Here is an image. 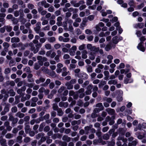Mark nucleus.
<instances>
[{
  "label": "nucleus",
  "instance_id": "nucleus-24",
  "mask_svg": "<svg viewBox=\"0 0 146 146\" xmlns=\"http://www.w3.org/2000/svg\"><path fill=\"white\" fill-rule=\"evenodd\" d=\"M37 59L38 60H42L43 62L47 60V59L45 57H42V56H37Z\"/></svg>",
  "mask_w": 146,
  "mask_h": 146
},
{
  "label": "nucleus",
  "instance_id": "nucleus-48",
  "mask_svg": "<svg viewBox=\"0 0 146 146\" xmlns=\"http://www.w3.org/2000/svg\"><path fill=\"white\" fill-rule=\"evenodd\" d=\"M115 144V142L114 141L112 140L110 142H109L108 143V146H113Z\"/></svg>",
  "mask_w": 146,
  "mask_h": 146
},
{
  "label": "nucleus",
  "instance_id": "nucleus-5",
  "mask_svg": "<svg viewBox=\"0 0 146 146\" xmlns=\"http://www.w3.org/2000/svg\"><path fill=\"white\" fill-rule=\"evenodd\" d=\"M78 77L85 80L88 78V75L84 72L80 73L78 75Z\"/></svg>",
  "mask_w": 146,
  "mask_h": 146
},
{
  "label": "nucleus",
  "instance_id": "nucleus-46",
  "mask_svg": "<svg viewBox=\"0 0 146 146\" xmlns=\"http://www.w3.org/2000/svg\"><path fill=\"white\" fill-rule=\"evenodd\" d=\"M9 94L11 96H14L15 95V92L12 90H11L9 92Z\"/></svg>",
  "mask_w": 146,
  "mask_h": 146
},
{
  "label": "nucleus",
  "instance_id": "nucleus-17",
  "mask_svg": "<svg viewBox=\"0 0 146 146\" xmlns=\"http://www.w3.org/2000/svg\"><path fill=\"white\" fill-rule=\"evenodd\" d=\"M20 30L22 31V33L24 34H26L28 32V29H25L24 26H21L20 27Z\"/></svg>",
  "mask_w": 146,
  "mask_h": 146
},
{
  "label": "nucleus",
  "instance_id": "nucleus-19",
  "mask_svg": "<svg viewBox=\"0 0 146 146\" xmlns=\"http://www.w3.org/2000/svg\"><path fill=\"white\" fill-rule=\"evenodd\" d=\"M117 83L116 80H109L108 82V84L110 85H115Z\"/></svg>",
  "mask_w": 146,
  "mask_h": 146
},
{
  "label": "nucleus",
  "instance_id": "nucleus-59",
  "mask_svg": "<svg viewBox=\"0 0 146 146\" xmlns=\"http://www.w3.org/2000/svg\"><path fill=\"white\" fill-rule=\"evenodd\" d=\"M110 137L108 134H105L103 136V139L105 140H108L109 138Z\"/></svg>",
  "mask_w": 146,
  "mask_h": 146
},
{
  "label": "nucleus",
  "instance_id": "nucleus-16",
  "mask_svg": "<svg viewBox=\"0 0 146 146\" xmlns=\"http://www.w3.org/2000/svg\"><path fill=\"white\" fill-rule=\"evenodd\" d=\"M106 121H110L109 124L110 125H113L115 122L113 120H111V118L108 116L106 117Z\"/></svg>",
  "mask_w": 146,
  "mask_h": 146
},
{
  "label": "nucleus",
  "instance_id": "nucleus-13",
  "mask_svg": "<svg viewBox=\"0 0 146 146\" xmlns=\"http://www.w3.org/2000/svg\"><path fill=\"white\" fill-rule=\"evenodd\" d=\"M142 44V43L141 42H140L138 44L137 47L138 49L143 52H144L145 51V48L144 47Z\"/></svg>",
  "mask_w": 146,
  "mask_h": 146
},
{
  "label": "nucleus",
  "instance_id": "nucleus-39",
  "mask_svg": "<svg viewBox=\"0 0 146 146\" xmlns=\"http://www.w3.org/2000/svg\"><path fill=\"white\" fill-rule=\"evenodd\" d=\"M48 40L49 42H52L55 41V38L54 37H52L49 38Z\"/></svg>",
  "mask_w": 146,
  "mask_h": 146
},
{
  "label": "nucleus",
  "instance_id": "nucleus-30",
  "mask_svg": "<svg viewBox=\"0 0 146 146\" xmlns=\"http://www.w3.org/2000/svg\"><path fill=\"white\" fill-rule=\"evenodd\" d=\"M62 139L64 141L69 142L70 141V138L66 135H64Z\"/></svg>",
  "mask_w": 146,
  "mask_h": 146
},
{
  "label": "nucleus",
  "instance_id": "nucleus-50",
  "mask_svg": "<svg viewBox=\"0 0 146 146\" xmlns=\"http://www.w3.org/2000/svg\"><path fill=\"white\" fill-rule=\"evenodd\" d=\"M13 136V135L11 133H8L5 135V137L9 139L12 138Z\"/></svg>",
  "mask_w": 146,
  "mask_h": 146
},
{
  "label": "nucleus",
  "instance_id": "nucleus-29",
  "mask_svg": "<svg viewBox=\"0 0 146 146\" xmlns=\"http://www.w3.org/2000/svg\"><path fill=\"white\" fill-rule=\"evenodd\" d=\"M103 100L108 103H110L112 101V99L111 98L104 97Z\"/></svg>",
  "mask_w": 146,
  "mask_h": 146
},
{
  "label": "nucleus",
  "instance_id": "nucleus-23",
  "mask_svg": "<svg viewBox=\"0 0 146 146\" xmlns=\"http://www.w3.org/2000/svg\"><path fill=\"white\" fill-rule=\"evenodd\" d=\"M20 40L18 37H13L11 38V42H19Z\"/></svg>",
  "mask_w": 146,
  "mask_h": 146
},
{
  "label": "nucleus",
  "instance_id": "nucleus-21",
  "mask_svg": "<svg viewBox=\"0 0 146 146\" xmlns=\"http://www.w3.org/2000/svg\"><path fill=\"white\" fill-rule=\"evenodd\" d=\"M123 136H124L123 135L119 136L118 138V140H121L124 143H125L127 142V139L126 138H124L123 137Z\"/></svg>",
  "mask_w": 146,
  "mask_h": 146
},
{
  "label": "nucleus",
  "instance_id": "nucleus-56",
  "mask_svg": "<svg viewBox=\"0 0 146 146\" xmlns=\"http://www.w3.org/2000/svg\"><path fill=\"white\" fill-rule=\"evenodd\" d=\"M96 75V74L95 72H93L90 75L91 77V79L92 80H93Z\"/></svg>",
  "mask_w": 146,
  "mask_h": 146
},
{
  "label": "nucleus",
  "instance_id": "nucleus-51",
  "mask_svg": "<svg viewBox=\"0 0 146 146\" xmlns=\"http://www.w3.org/2000/svg\"><path fill=\"white\" fill-rule=\"evenodd\" d=\"M25 129L26 132H29L30 131V126L28 125H26L25 128Z\"/></svg>",
  "mask_w": 146,
  "mask_h": 146
},
{
  "label": "nucleus",
  "instance_id": "nucleus-26",
  "mask_svg": "<svg viewBox=\"0 0 146 146\" xmlns=\"http://www.w3.org/2000/svg\"><path fill=\"white\" fill-rule=\"evenodd\" d=\"M65 85L67 87L68 89L69 90L72 89L73 88V85L70 83L67 82L66 84Z\"/></svg>",
  "mask_w": 146,
  "mask_h": 146
},
{
  "label": "nucleus",
  "instance_id": "nucleus-15",
  "mask_svg": "<svg viewBox=\"0 0 146 146\" xmlns=\"http://www.w3.org/2000/svg\"><path fill=\"white\" fill-rule=\"evenodd\" d=\"M113 58V56L111 55H109L107 56V58L108 60L107 62V64H109L112 62Z\"/></svg>",
  "mask_w": 146,
  "mask_h": 146
},
{
  "label": "nucleus",
  "instance_id": "nucleus-8",
  "mask_svg": "<svg viewBox=\"0 0 146 146\" xmlns=\"http://www.w3.org/2000/svg\"><path fill=\"white\" fill-rule=\"evenodd\" d=\"M19 14L20 15H23V10L20 9L19 11H15L14 13V16L15 17L18 16Z\"/></svg>",
  "mask_w": 146,
  "mask_h": 146
},
{
  "label": "nucleus",
  "instance_id": "nucleus-7",
  "mask_svg": "<svg viewBox=\"0 0 146 146\" xmlns=\"http://www.w3.org/2000/svg\"><path fill=\"white\" fill-rule=\"evenodd\" d=\"M41 23L40 22H38L36 24V27L34 29L37 33H39L40 29V26Z\"/></svg>",
  "mask_w": 146,
  "mask_h": 146
},
{
  "label": "nucleus",
  "instance_id": "nucleus-60",
  "mask_svg": "<svg viewBox=\"0 0 146 146\" xmlns=\"http://www.w3.org/2000/svg\"><path fill=\"white\" fill-rule=\"evenodd\" d=\"M125 67V64L123 63H120L118 69L119 68H123Z\"/></svg>",
  "mask_w": 146,
  "mask_h": 146
},
{
  "label": "nucleus",
  "instance_id": "nucleus-43",
  "mask_svg": "<svg viewBox=\"0 0 146 146\" xmlns=\"http://www.w3.org/2000/svg\"><path fill=\"white\" fill-rule=\"evenodd\" d=\"M53 108L54 110H58V107L57 103L53 104Z\"/></svg>",
  "mask_w": 146,
  "mask_h": 146
},
{
  "label": "nucleus",
  "instance_id": "nucleus-37",
  "mask_svg": "<svg viewBox=\"0 0 146 146\" xmlns=\"http://www.w3.org/2000/svg\"><path fill=\"white\" fill-rule=\"evenodd\" d=\"M111 48V46L110 44H107L105 48V50L106 51H109Z\"/></svg>",
  "mask_w": 146,
  "mask_h": 146
},
{
  "label": "nucleus",
  "instance_id": "nucleus-31",
  "mask_svg": "<svg viewBox=\"0 0 146 146\" xmlns=\"http://www.w3.org/2000/svg\"><path fill=\"white\" fill-rule=\"evenodd\" d=\"M68 11L70 12L73 11V13H76L78 12V9H74L72 8H70L68 9Z\"/></svg>",
  "mask_w": 146,
  "mask_h": 146
},
{
  "label": "nucleus",
  "instance_id": "nucleus-1",
  "mask_svg": "<svg viewBox=\"0 0 146 146\" xmlns=\"http://www.w3.org/2000/svg\"><path fill=\"white\" fill-rule=\"evenodd\" d=\"M123 39V37L121 36L118 37L117 36H114L112 38V41L113 43L117 44L118 42Z\"/></svg>",
  "mask_w": 146,
  "mask_h": 146
},
{
  "label": "nucleus",
  "instance_id": "nucleus-9",
  "mask_svg": "<svg viewBox=\"0 0 146 146\" xmlns=\"http://www.w3.org/2000/svg\"><path fill=\"white\" fill-rule=\"evenodd\" d=\"M41 46V44H37L36 46V48L34 49L32 47L31 48V50L32 51H33V52L35 54L39 50V48Z\"/></svg>",
  "mask_w": 146,
  "mask_h": 146
},
{
  "label": "nucleus",
  "instance_id": "nucleus-55",
  "mask_svg": "<svg viewBox=\"0 0 146 146\" xmlns=\"http://www.w3.org/2000/svg\"><path fill=\"white\" fill-rule=\"evenodd\" d=\"M87 70L88 72H92V68L91 66H88L87 68Z\"/></svg>",
  "mask_w": 146,
  "mask_h": 146
},
{
  "label": "nucleus",
  "instance_id": "nucleus-63",
  "mask_svg": "<svg viewBox=\"0 0 146 146\" xmlns=\"http://www.w3.org/2000/svg\"><path fill=\"white\" fill-rule=\"evenodd\" d=\"M70 56L69 54H65L64 55L63 58L64 59H68L70 58Z\"/></svg>",
  "mask_w": 146,
  "mask_h": 146
},
{
  "label": "nucleus",
  "instance_id": "nucleus-4",
  "mask_svg": "<svg viewBox=\"0 0 146 146\" xmlns=\"http://www.w3.org/2000/svg\"><path fill=\"white\" fill-rule=\"evenodd\" d=\"M78 77L85 80L88 78V75L84 72L80 73L78 75Z\"/></svg>",
  "mask_w": 146,
  "mask_h": 146
},
{
  "label": "nucleus",
  "instance_id": "nucleus-61",
  "mask_svg": "<svg viewBox=\"0 0 146 146\" xmlns=\"http://www.w3.org/2000/svg\"><path fill=\"white\" fill-rule=\"evenodd\" d=\"M3 6L5 8H7L9 7V5L8 3L6 2H5L3 3Z\"/></svg>",
  "mask_w": 146,
  "mask_h": 146
},
{
  "label": "nucleus",
  "instance_id": "nucleus-35",
  "mask_svg": "<svg viewBox=\"0 0 146 146\" xmlns=\"http://www.w3.org/2000/svg\"><path fill=\"white\" fill-rule=\"evenodd\" d=\"M80 123V120L78 121H73L71 122V124L72 125H75L76 124H79Z\"/></svg>",
  "mask_w": 146,
  "mask_h": 146
},
{
  "label": "nucleus",
  "instance_id": "nucleus-28",
  "mask_svg": "<svg viewBox=\"0 0 146 146\" xmlns=\"http://www.w3.org/2000/svg\"><path fill=\"white\" fill-rule=\"evenodd\" d=\"M137 142L136 140H134L131 143H129L128 144L129 146H135L137 143Z\"/></svg>",
  "mask_w": 146,
  "mask_h": 146
},
{
  "label": "nucleus",
  "instance_id": "nucleus-14",
  "mask_svg": "<svg viewBox=\"0 0 146 146\" xmlns=\"http://www.w3.org/2000/svg\"><path fill=\"white\" fill-rule=\"evenodd\" d=\"M59 106L61 107H64V108H66L68 105V102H60L59 104Z\"/></svg>",
  "mask_w": 146,
  "mask_h": 146
},
{
  "label": "nucleus",
  "instance_id": "nucleus-64",
  "mask_svg": "<svg viewBox=\"0 0 146 146\" xmlns=\"http://www.w3.org/2000/svg\"><path fill=\"white\" fill-rule=\"evenodd\" d=\"M87 38L88 41H91L93 40V36H88Z\"/></svg>",
  "mask_w": 146,
  "mask_h": 146
},
{
  "label": "nucleus",
  "instance_id": "nucleus-49",
  "mask_svg": "<svg viewBox=\"0 0 146 146\" xmlns=\"http://www.w3.org/2000/svg\"><path fill=\"white\" fill-rule=\"evenodd\" d=\"M45 48L48 50L51 49V46L49 44H47L45 45Z\"/></svg>",
  "mask_w": 146,
  "mask_h": 146
},
{
  "label": "nucleus",
  "instance_id": "nucleus-40",
  "mask_svg": "<svg viewBox=\"0 0 146 146\" xmlns=\"http://www.w3.org/2000/svg\"><path fill=\"white\" fill-rule=\"evenodd\" d=\"M136 27H139L140 28H143L144 26L143 23H139L136 25Z\"/></svg>",
  "mask_w": 146,
  "mask_h": 146
},
{
  "label": "nucleus",
  "instance_id": "nucleus-53",
  "mask_svg": "<svg viewBox=\"0 0 146 146\" xmlns=\"http://www.w3.org/2000/svg\"><path fill=\"white\" fill-rule=\"evenodd\" d=\"M3 45V47L5 48H8L9 46V44L8 43L6 42H4Z\"/></svg>",
  "mask_w": 146,
  "mask_h": 146
},
{
  "label": "nucleus",
  "instance_id": "nucleus-25",
  "mask_svg": "<svg viewBox=\"0 0 146 146\" xmlns=\"http://www.w3.org/2000/svg\"><path fill=\"white\" fill-rule=\"evenodd\" d=\"M23 16L21 15L19 17V19L20 21L23 24H24L26 22V19L23 18Z\"/></svg>",
  "mask_w": 146,
  "mask_h": 146
},
{
  "label": "nucleus",
  "instance_id": "nucleus-57",
  "mask_svg": "<svg viewBox=\"0 0 146 146\" xmlns=\"http://www.w3.org/2000/svg\"><path fill=\"white\" fill-rule=\"evenodd\" d=\"M60 56L59 55H56L54 59L57 62H59L60 61L59 59Z\"/></svg>",
  "mask_w": 146,
  "mask_h": 146
},
{
  "label": "nucleus",
  "instance_id": "nucleus-47",
  "mask_svg": "<svg viewBox=\"0 0 146 146\" xmlns=\"http://www.w3.org/2000/svg\"><path fill=\"white\" fill-rule=\"evenodd\" d=\"M116 30L118 31L119 33V34H121L123 31V30L121 28V27H119L118 28H116Z\"/></svg>",
  "mask_w": 146,
  "mask_h": 146
},
{
  "label": "nucleus",
  "instance_id": "nucleus-20",
  "mask_svg": "<svg viewBox=\"0 0 146 146\" xmlns=\"http://www.w3.org/2000/svg\"><path fill=\"white\" fill-rule=\"evenodd\" d=\"M82 58L83 59H86L87 57V51L86 50H84L82 52Z\"/></svg>",
  "mask_w": 146,
  "mask_h": 146
},
{
  "label": "nucleus",
  "instance_id": "nucleus-32",
  "mask_svg": "<svg viewBox=\"0 0 146 146\" xmlns=\"http://www.w3.org/2000/svg\"><path fill=\"white\" fill-rule=\"evenodd\" d=\"M16 116L19 117L20 118H21L24 117V114L21 113L20 112H18L16 114Z\"/></svg>",
  "mask_w": 146,
  "mask_h": 146
},
{
  "label": "nucleus",
  "instance_id": "nucleus-58",
  "mask_svg": "<svg viewBox=\"0 0 146 146\" xmlns=\"http://www.w3.org/2000/svg\"><path fill=\"white\" fill-rule=\"evenodd\" d=\"M77 105L78 106H81L83 105V102L81 100H79L77 102Z\"/></svg>",
  "mask_w": 146,
  "mask_h": 146
},
{
  "label": "nucleus",
  "instance_id": "nucleus-52",
  "mask_svg": "<svg viewBox=\"0 0 146 146\" xmlns=\"http://www.w3.org/2000/svg\"><path fill=\"white\" fill-rule=\"evenodd\" d=\"M45 123H43L40 125L39 128V130L40 131H41L42 130L43 127L45 126Z\"/></svg>",
  "mask_w": 146,
  "mask_h": 146
},
{
  "label": "nucleus",
  "instance_id": "nucleus-33",
  "mask_svg": "<svg viewBox=\"0 0 146 146\" xmlns=\"http://www.w3.org/2000/svg\"><path fill=\"white\" fill-rule=\"evenodd\" d=\"M11 21L13 22V24L14 25L17 24L18 22V20L17 19V18H16L14 17H13L12 18Z\"/></svg>",
  "mask_w": 146,
  "mask_h": 146
},
{
  "label": "nucleus",
  "instance_id": "nucleus-42",
  "mask_svg": "<svg viewBox=\"0 0 146 146\" xmlns=\"http://www.w3.org/2000/svg\"><path fill=\"white\" fill-rule=\"evenodd\" d=\"M6 140L5 139H3L0 141V143L2 146H5L6 144Z\"/></svg>",
  "mask_w": 146,
  "mask_h": 146
},
{
  "label": "nucleus",
  "instance_id": "nucleus-11",
  "mask_svg": "<svg viewBox=\"0 0 146 146\" xmlns=\"http://www.w3.org/2000/svg\"><path fill=\"white\" fill-rule=\"evenodd\" d=\"M106 110L108 112V114L110 115H113L115 112V111L114 109L110 108H107L106 109Z\"/></svg>",
  "mask_w": 146,
  "mask_h": 146
},
{
  "label": "nucleus",
  "instance_id": "nucleus-44",
  "mask_svg": "<svg viewBox=\"0 0 146 146\" xmlns=\"http://www.w3.org/2000/svg\"><path fill=\"white\" fill-rule=\"evenodd\" d=\"M85 46H86L85 44H82L80 45L79 46V47L78 48L80 50H82L84 49V48L85 47Z\"/></svg>",
  "mask_w": 146,
  "mask_h": 146
},
{
  "label": "nucleus",
  "instance_id": "nucleus-38",
  "mask_svg": "<svg viewBox=\"0 0 146 146\" xmlns=\"http://www.w3.org/2000/svg\"><path fill=\"white\" fill-rule=\"evenodd\" d=\"M5 29H6L7 31L8 32H10L12 29V27L10 26H5Z\"/></svg>",
  "mask_w": 146,
  "mask_h": 146
},
{
  "label": "nucleus",
  "instance_id": "nucleus-2",
  "mask_svg": "<svg viewBox=\"0 0 146 146\" xmlns=\"http://www.w3.org/2000/svg\"><path fill=\"white\" fill-rule=\"evenodd\" d=\"M38 5L39 6H44L45 8H48L50 6V5L48 3H47L45 1H43L39 2L38 3Z\"/></svg>",
  "mask_w": 146,
  "mask_h": 146
},
{
  "label": "nucleus",
  "instance_id": "nucleus-6",
  "mask_svg": "<svg viewBox=\"0 0 146 146\" xmlns=\"http://www.w3.org/2000/svg\"><path fill=\"white\" fill-rule=\"evenodd\" d=\"M92 85L91 84L89 85L87 88V90L85 92L86 95H88L92 93Z\"/></svg>",
  "mask_w": 146,
  "mask_h": 146
},
{
  "label": "nucleus",
  "instance_id": "nucleus-10",
  "mask_svg": "<svg viewBox=\"0 0 146 146\" xmlns=\"http://www.w3.org/2000/svg\"><path fill=\"white\" fill-rule=\"evenodd\" d=\"M133 82V80L131 78H125L124 80V83L125 84H127L128 83H132Z\"/></svg>",
  "mask_w": 146,
  "mask_h": 146
},
{
  "label": "nucleus",
  "instance_id": "nucleus-3",
  "mask_svg": "<svg viewBox=\"0 0 146 146\" xmlns=\"http://www.w3.org/2000/svg\"><path fill=\"white\" fill-rule=\"evenodd\" d=\"M78 77L85 80L88 78V75L84 72L80 73L78 75Z\"/></svg>",
  "mask_w": 146,
  "mask_h": 146
},
{
  "label": "nucleus",
  "instance_id": "nucleus-27",
  "mask_svg": "<svg viewBox=\"0 0 146 146\" xmlns=\"http://www.w3.org/2000/svg\"><path fill=\"white\" fill-rule=\"evenodd\" d=\"M138 132H138L136 133V135L137 136L138 139H141L145 136V134L144 135H142L141 133H139Z\"/></svg>",
  "mask_w": 146,
  "mask_h": 146
},
{
  "label": "nucleus",
  "instance_id": "nucleus-18",
  "mask_svg": "<svg viewBox=\"0 0 146 146\" xmlns=\"http://www.w3.org/2000/svg\"><path fill=\"white\" fill-rule=\"evenodd\" d=\"M96 107L98 108L100 110H102L104 109V107L103 106L102 104L101 103H99L97 104L96 105Z\"/></svg>",
  "mask_w": 146,
  "mask_h": 146
},
{
  "label": "nucleus",
  "instance_id": "nucleus-41",
  "mask_svg": "<svg viewBox=\"0 0 146 146\" xmlns=\"http://www.w3.org/2000/svg\"><path fill=\"white\" fill-rule=\"evenodd\" d=\"M58 115L61 116L63 114V112L61 109H59L58 110Z\"/></svg>",
  "mask_w": 146,
  "mask_h": 146
},
{
  "label": "nucleus",
  "instance_id": "nucleus-62",
  "mask_svg": "<svg viewBox=\"0 0 146 146\" xmlns=\"http://www.w3.org/2000/svg\"><path fill=\"white\" fill-rule=\"evenodd\" d=\"M54 46L55 49H57L60 47L61 45L59 44H54Z\"/></svg>",
  "mask_w": 146,
  "mask_h": 146
},
{
  "label": "nucleus",
  "instance_id": "nucleus-45",
  "mask_svg": "<svg viewBox=\"0 0 146 146\" xmlns=\"http://www.w3.org/2000/svg\"><path fill=\"white\" fill-rule=\"evenodd\" d=\"M106 82L105 81H104L100 82L98 85V87L99 88L102 87L103 86L106 84Z\"/></svg>",
  "mask_w": 146,
  "mask_h": 146
},
{
  "label": "nucleus",
  "instance_id": "nucleus-36",
  "mask_svg": "<svg viewBox=\"0 0 146 146\" xmlns=\"http://www.w3.org/2000/svg\"><path fill=\"white\" fill-rule=\"evenodd\" d=\"M87 22V21L86 20H83L82 21V22L81 25L82 26V27H81L80 28L82 29H84V27L86 25V23Z\"/></svg>",
  "mask_w": 146,
  "mask_h": 146
},
{
  "label": "nucleus",
  "instance_id": "nucleus-12",
  "mask_svg": "<svg viewBox=\"0 0 146 146\" xmlns=\"http://www.w3.org/2000/svg\"><path fill=\"white\" fill-rule=\"evenodd\" d=\"M96 56V54L95 52H91L89 56V58L91 60H94Z\"/></svg>",
  "mask_w": 146,
  "mask_h": 146
},
{
  "label": "nucleus",
  "instance_id": "nucleus-22",
  "mask_svg": "<svg viewBox=\"0 0 146 146\" xmlns=\"http://www.w3.org/2000/svg\"><path fill=\"white\" fill-rule=\"evenodd\" d=\"M72 5L75 7H78L79 6V4L78 3H76V1L75 0H72L70 1Z\"/></svg>",
  "mask_w": 146,
  "mask_h": 146
},
{
  "label": "nucleus",
  "instance_id": "nucleus-34",
  "mask_svg": "<svg viewBox=\"0 0 146 146\" xmlns=\"http://www.w3.org/2000/svg\"><path fill=\"white\" fill-rule=\"evenodd\" d=\"M99 49V47L96 48L95 46H93L91 51H94L96 52L98 51Z\"/></svg>",
  "mask_w": 146,
  "mask_h": 146
},
{
  "label": "nucleus",
  "instance_id": "nucleus-54",
  "mask_svg": "<svg viewBox=\"0 0 146 146\" xmlns=\"http://www.w3.org/2000/svg\"><path fill=\"white\" fill-rule=\"evenodd\" d=\"M28 8L30 9H32L34 8V5L31 4L29 3L27 5Z\"/></svg>",
  "mask_w": 146,
  "mask_h": 146
}]
</instances>
